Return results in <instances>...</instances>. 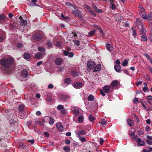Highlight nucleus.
<instances>
[{
	"label": "nucleus",
	"instance_id": "46",
	"mask_svg": "<svg viewBox=\"0 0 152 152\" xmlns=\"http://www.w3.org/2000/svg\"><path fill=\"white\" fill-rule=\"evenodd\" d=\"M19 147L21 148H25L26 145H25L23 143H20L19 145Z\"/></svg>",
	"mask_w": 152,
	"mask_h": 152
},
{
	"label": "nucleus",
	"instance_id": "57",
	"mask_svg": "<svg viewBox=\"0 0 152 152\" xmlns=\"http://www.w3.org/2000/svg\"><path fill=\"white\" fill-rule=\"evenodd\" d=\"M146 142L150 145H152V141H151L150 140H147L146 141Z\"/></svg>",
	"mask_w": 152,
	"mask_h": 152
},
{
	"label": "nucleus",
	"instance_id": "14",
	"mask_svg": "<svg viewBox=\"0 0 152 152\" xmlns=\"http://www.w3.org/2000/svg\"><path fill=\"white\" fill-rule=\"evenodd\" d=\"M118 83L117 80H113L111 83V85L113 87H115L118 85Z\"/></svg>",
	"mask_w": 152,
	"mask_h": 152
},
{
	"label": "nucleus",
	"instance_id": "19",
	"mask_svg": "<svg viewBox=\"0 0 152 152\" xmlns=\"http://www.w3.org/2000/svg\"><path fill=\"white\" fill-rule=\"evenodd\" d=\"M139 29L140 30L141 33L142 35H144L145 33V30L143 28V25L141 26V28H140L139 27H138Z\"/></svg>",
	"mask_w": 152,
	"mask_h": 152
},
{
	"label": "nucleus",
	"instance_id": "49",
	"mask_svg": "<svg viewBox=\"0 0 152 152\" xmlns=\"http://www.w3.org/2000/svg\"><path fill=\"white\" fill-rule=\"evenodd\" d=\"M144 55L146 57V58L149 60L151 58L150 56L147 53H144Z\"/></svg>",
	"mask_w": 152,
	"mask_h": 152
},
{
	"label": "nucleus",
	"instance_id": "51",
	"mask_svg": "<svg viewBox=\"0 0 152 152\" xmlns=\"http://www.w3.org/2000/svg\"><path fill=\"white\" fill-rule=\"evenodd\" d=\"M89 12L90 13L91 15H93V16H95V12L92 11L91 10H89Z\"/></svg>",
	"mask_w": 152,
	"mask_h": 152
},
{
	"label": "nucleus",
	"instance_id": "7",
	"mask_svg": "<svg viewBox=\"0 0 152 152\" xmlns=\"http://www.w3.org/2000/svg\"><path fill=\"white\" fill-rule=\"evenodd\" d=\"M83 85L81 83L77 82L74 83L73 85V86L76 88H80L82 87Z\"/></svg>",
	"mask_w": 152,
	"mask_h": 152
},
{
	"label": "nucleus",
	"instance_id": "26",
	"mask_svg": "<svg viewBox=\"0 0 152 152\" xmlns=\"http://www.w3.org/2000/svg\"><path fill=\"white\" fill-rule=\"evenodd\" d=\"M94 96L92 94L89 95L88 97V100L89 101H93L94 100Z\"/></svg>",
	"mask_w": 152,
	"mask_h": 152
},
{
	"label": "nucleus",
	"instance_id": "25",
	"mask_svg": "<svg viewBox=\"0 0 152 152\" xmlns=\"http://www.w3.org/2000/svg\"><path fill=\"white\" fill-rule=\"evenodd\" d=\"M39 51H41V53H43V54H45V48L42 47H39L38 48Z\"/></svg>",
	"mask_w": 152,
	"mask_h": 152
},
{
	"label": "nucleus",
	"instance_id": "44",
	"mask_svg": "<svg viewBox=\"0 0 152 152\" xmlns=\"http://www.w3.org/2000/svg\"><path fill=\"white\" fill-rule=\"evenodd\" d=\"M5 37V36L4 33H3L2 36H0V42H1L2 40L4 39Z\"/></svg>",
	"mask_w": 152,
	"mask_h": 152
},
{
	"label": "nucleus",
	"instance_id": "4",
	"mask_svg": "<svg viewBox=\"0 0 152 152\" xmlns=\"http://www.w3.org/2000/svg\"><path fill=\"white\" fill-rule=\"evenodd\" d=\"M28 76V74L27 71L26 69H24L22 72L20 77V80L21 81H25L26 80V78Z\"/></svg>",
	"mask_w": 152,
	"mask_h": 152
},
{
	"label": "nucleus",
	"instance_id": "20",
	"mask_svg": "<svg viewBox=\"0 0 152 152\" xmlns=\"http://www.w3.org/2000/svg\"><path fill=\"white\" fill-rule=\"evenodd\" d=\"M114 69L116 72H119L121 71V67L120 66L118 65H115Z\"/></svg>",
	"mask_w": 152,
	"mask_h": 152
},
{
	"label": "nucleus",
	"instance_id": "27",
	"mask_svg": "<svg viewBox=\"0 0 152 152\" xmlns=\"http://www.w3.org/2000/svg\"><path fill=\"white\" fill-rule=\"evenodd\" d=\"M23 57L25 59L28 60L30 58V56L29 54L25 53L24 54Z\"/></svg>",
	"mask_w": 152,
	"mask_h": 152
},
{
	"label": "nucleus",
	"instance_id": "6",
	"mask_svg": "<svg viewBox=\"0 0 152 152\" xmlns=\"http://www.w3.org/2000/svg\"><path fill=\"white\" fill-rule=\"evenodd\" d=\"M95 65V63L93 61H89L87 63V66L88 69L91 70V68H93Z\"/></svg>",
	"mask_w": 152,
	"mask_h": 152
},
{
	"label": "nucleus",
	"instance_id": "63",
	"mask_svg": "<svg viewBox=\"0 0 152 152\" xmlns=\"http://www.w3.org/2000/svg\"><path fill=\"white\" fill-rule=\"evenodd\" d=\"M43 63V61H41L39 62H38L37 63V66H39L40 65L42 64Z\"/></svg>",
	"mask_w": 152,
	"mask_h": 152
},
{
	"label": "nucleus",
	"instance_id": "50",
	"mask_svg": "<svg viewBox=\"0 0 152 152\" xmlns=\"http://www.w3.org/2000/svg\"><path fill=\"white\" fill-rule=\"evenodd\" d=\"M5 18V16L4 15H0V19L1 20H4Z\"/></svg>",
	"mask_w": 152,
	"mask_h": 152
},
{
	"label": "nucleus",
	"instance_id": "39",
	"mask_svg": "<svg viewBox=\"0 0 152 152\" xmlns=\"http://www.w3.org/2000/svg\"><path fill=\"white\" fill-rule=\"evenodd\" d=\"M128 64V61L126 59H125L124 60L123 62L122 63V65L123 66H126Z\"/></svg>",
	"mask_w": 152,
	"mask_h": 152
},
{
	"label": "nucleus",
	"instance_id": "29",
	"mask_svg": "<svg viewBox=\"0 0 152 152\" xmlns=\"http://www.w3.org/2000/svg\"><path fill=\"white\" fill-rule=\"evenodd\" d=\"M96 31L94 30L89 32L88 33V35L90 36H92L94 34Z\"/></svg>",
	"mask_w": 152,
	"mask_h": 152
},
{
	"label": "nucleus",
	"instance_id": "48",
	"mask_svg": "<svg viewBox=\"0 0 152 152\" xmlns=\"http://www.w3.org/2000/svg\"><path fill=\"white\" fill-rule=\"evenodd\" d=\"M61 112L62 114L65 115L66 113V109L63 108L62 110H61Z\"/></svg>",
	"mask_w": 152,
	"mask_h": 152
},
{
	"label": "nucleus",
	"instance_id": "24",
	"mask_svg": "<svg viewBox=\"0 0 152 152\" xmlns=\"http://www.w3.org/2000/svg\"><path fill=\"white\" fill-rule=\"evenodd\" d=\"M86 134V131L83 130H80L79 133L77 134L78 136H80V135H85Z\"/></svg>",
	"mask_w": 152,
	"mask_h": 152
},
{
	"label": "nucleus",
	"instance_id": "10",
	"mask_svg": "<svg viewBox=\"0 0 152 152\" xmlns=\"http://www.w3.org/2000/svg\"><path fill=\"white\" fill-rule=\"evenodd\" d=\"M56 127L58 130L60 132H62L63 130V127L62 124L59 123L56 124Z\"/></svg>",
	"mask_w": 152,
	"mask_h": 152
},
{
	"label": "nucleus",
	"instance_id": "59",
	"mask_svg": "<svg viewBox=\"0 0 152 152\" xmlns=\"http://www.w3.org/2000/svg\"><path fill=\"white\" fill-rule=\"evenodd\" d=\"M100 144L101 145H102L103 144V143L104 142V140L102 138H100Z\"/></svg>",
	"mask_w": 152,
	"mask_h": 152
},
{
	"label": "nucleus",
	"instance_id": "60",
	"mask_svg": "<svg viewBox=\"0 0 152 152\" xmlns=\"http://www.w3.org/2000/svg\"><path fill=\"white\" fill-rule=\"evenodd\" d=\"M43 134L45 136L48 137L49 136V133L48 132H45L43 133Z\"/></svg>",
	"mask_w": 152,
	"mask_h": 152
},
{
	"label": "nucleus",
	"instance_id": "9",
	"mask_svg": "<svg viewBox=\"0 0 152 152\" xmlns=\"http://www.w3.org/2000/svg\"><path fill=\"white\" fill-rule=\"evenodd\" d=\"M103 90L105 93L107 94L109 93L110 90V87L108 85L104 86L103 88Z\"/></svg>",
	"mask_w": 152,
	"mask_h": 152
},
{
	"label": "nucleus",
	"instance_id": "30",
	"mask_svg": "<svg viewBox=\"0 0 152 152\" xmlns=\"http://www.w3.org/2000/svg\"><path fill=\"white\" fill-rule=\"evenodd\" d=\"M71 80L69 78H67L64 80V83L67 84H69L70 83Z\"/></svg>",
	"mask_w": 152,
	"mask_h": 152
},
{
	"label": "nucleus",
	"instance_id": "33",
	"mask_svg": "<svg viewBox=\"0 0 152 152\" xmlns=\"http://www.w3.org/2000/svg\"><path fill=\"white\" fill-rule=\"evenodd\" d=\"M24 107L23 105H20L19 106V110L20 112H22L24 109Z\"/></svg>",
	"mask_w": 152,
	"mask_h": 152
},
{
	"label": "nucleus",
	"instance_id": "31",
	"mask_svg": "<svg viewBox=\"0 0 152 152\" xmlns=\"http://www.w3.org/2000/svg\"><path fill=\"white\" fill-rule=\"evenodd\" d=\"M84 119V117L83 115H80L78 118V121L80 122H82Z\"/></svg>",
	"mask_w": 152,
	"mask_h": 152
},
{
	"label": "nucleus",
	"instance_id": "58",
	"mask_svg": "<svg viewBox=\"0 0 152 152\" xmlns=\"http://www.w3.org/2000/svg\"><path fill=\"white\" fill-rule=\"evenodd\" d=\"M18 47L19 48H21L23 46V45L20 43H18L17 44Z\"/></svg>",
	"mask_w": 152,
	"mask_h": 152
},
{
	"label": "nucleus",
	"instance_id": "3",
	"mask_svg": "<svg viewBox=\"0 0 152 152\" xmlns=\"http://www.w3.org/2000/svg\"><path fill=\"white\" fill-rule=\"evenodd\" d=\"M139 11L140 15L144 19H147V17L144 8L141 4H140L139 7Z\"/></svg>",
	"mask_w": 152,
	"mask_h": 152
},
{
	"label": "nucleus",
	"instance_id": "43",
	"mask_svg": "<svg viewBox=\"0 0 152 152\" xmlns=\"http://www.w3.org/2000/svg\"><path fill=\"white\" fill-rule=\"evenodd\" d=\"M142 40L144 41H146L147 40V37L144 35H142Z\"/></svg>",
	"mask_w": 152,
	"mask_h": 152
},
{
	"label": "nucleus",
	"instance_id": "54",
	"mask_svg": "<svg viewBox=\"0 0 152 152\" xmlns=\"http://www.w3.org/2000/svg\"><path fill=\"white\" fill-rule=\"evenodd\" d=\"M100 93L101 94L102 96H105L106 94L103 91V90H100Z\"/></svg>",
	"mask_w": 152,
	"mask_h": 152
},
{
	"label": "nucleus",
	"instance_id": "32",
	"mask_svg": "<svg viewBox=\"0 0 152 152\" xmlns=\"http://www.w3.org/2000/svg\"><path fill=\"white\" fill-rule=\"evenodd\" d=\"M73 42L75 45L78 46L79 45L80 42L79 40H73Z\"/></svg>",
	"mask_w": 152,
	"mask_h": 152
},
{
	"label": "nucleus",
	"instance_id": "55",
	"mask_svg": "<svg viewBox=\"0 0 152 152\" xmlns=\"http://www.w3.org/2000/svg\"><path fill=\"white\" fill-rule=\"evenodd\" d=\"M143 91L145 92H147L148 90V88L147 86H144L143 88Z\"/></svg>",
	"mask_w": 152,
	"mask_h": 152
},
{
	"label": "nucleus",
	"instance_id": "21",
	"mask_svg": "<svg viewBox=\"0 0 152 152\" xmlns=\"http://www.w3.org/2000/svg\"><path fill=\"white\" fill-rule=\"evenodd\" d=\"M127 123L130 126H132L134 125V122L132 120L129 119L127 120Z\"/></svg>",
	"mask_w": 152,
	"mask_h": 152
},
{
	"label": "nucleus",
	"instance_id": "28",
	"mask_svg": "<svg viewBox=\"0 0 152 152\" xmlns=\"http://www.w3.org/2000/svg\"><path fill=\"white\" fill-rule=\"evenodd\" d=\"M88 119L91 121H93L95 120V118L93 117L92 115H90L88 116Z\"/></svg>",
	"mask_w": 152,
	"mask_h": 152
},
{
	"label": "nucleus",
	"instance_id": "1",
	"mask_svg": "<svg viewBox=\"0 0 152 152\" xmlns=\"http://www.w3.org/2000/svg\"><path fill=\"white\" fill-rule=\"evenodd\" d=\"M13 62V59L10 56L5 57L0 60L1 69L5 71L7 73L10 72L12 70L11 65Z\"/></svg>",
	"mask_w": 152,
	"mask_h": 152
},
{
	"label": "nucleus",
	"instance_id": "34",
	"mask_svg": "<svg viewBox=\"0 0 152 152\" xmlns=\"http://www.w3.org/2000/svg\"><path fill=\"white\" fill-rule=\"evenodd\" d=\"M48 47V48H51L52 47V44L51 42L50 41H47Z\"/></svg>",
	"mask_w": 152,
	"mask_h": 152
},
{
	"label": "nucleus",
	"instance_id": "15",
	"mask_svg": "<svg viewBox=\"0 0 152 152\" xmlns=\"http://www.w3.org/2000/svg\"><path fill=\"white\" fill-rule=\"evenodd\" d=\"M62 62V59L61 58H56L55 61V63L57 65H60Z\"/></svg>",
	"mask_w": 152,
	"mask_h": 152
},
{
	"label": "nucleus",
	"instance_id": "64",
	"mask_svg": "<svg viewBox=\"0 0 152 152\" xmlns=\"http://www.w3.org/2000/svg\"><path fill=\"white\" fill-rule=\"evenodd\" d=\"M133 102H134V103H137V102H138L137 99L136 98H135L134 99H133Z\"/></svg>",
	"mask_w": 152,
	"mask_h": 152
},
{
	"label": "nucleus",
	"instance_id": "2",
	"mask_svg": "<svg viewBox=\"0 0 152 152\" xmlns=\"http://www.w3.org/2000/svg\"><path fill=\"white\" fill-rule=\"evenodd\" d=\"M133 140L137 142L138 146H143L145 145V141L142 140L140 138L136 136L133 138Z\"/></svg>",
	"mask_w": 152,
	"mask_h": 152
},
{
	"label": "nucleus",
	"instance_id": "41",
	"mask_svg": "<svg viewBox=\"0 0 152 152\" xmlns=\"http://www.w3.org/2000/svg\"><path fill=\"white\" fill-rule=\"evenodd\" d=\"M147 19L149 20H152V12L147 17Z\"/></svg>",
	"mask_w": 152,
	"mask_h": 152
},
{
	"label": "nucleus",
	"instance_id": "47",
	"mask_svg": "<svg viewBox=\"0 0 152 152\" xmlns=\"http://www.w3.org/2000/svg\"><path fill=\"white\" fill-rule=\"evenodd\" d=\"M132 30L133 32V35L134 36L136 35L137 34L136 30H134L133 28H132Z\"/></svg>",
	"mask_w": 152,
	"mask_h": 152
},
{
	"label": "nucleus",
	"instance_id": "35",
	"mask_svg": "<svg viewBox=\"0 0 152 152\" xmlns=\"http://www.w3.org/2000/svg\"><path fill=\"white\" fill-rule=\"evenodd\" d=\"M80 109H75L73 110L74 113L76 115L79 114L80 112Z\"/></svg>",
	"mask_w": 152,
	"mask_h": 152
},
{
	"label": "nucleus",
	"instance_id": "18",
	"mask_svg": "<svg viewBox=\"0 0 152 152\" xmlns=\"http://www.w3.org/2000/svg\"><path fill=\"white\" fill-rule=\"evenodd\" d=\"M20 23L22 26H25L27 24V22L24 19H21L20 21Z\"/></svg>",
	"mask_w": 152,
	"mask_h": 152
},
{
	"label": "nucleus",
	"instance_id": "11",
	"mask_svg": "<svg viewBox=\"0 0 152 152\" xmlns=\"http://www.w3.org/2000/svg\"><path fill=\"white\" fill-rule=\"evenodd\" d=\"M110 7L113 10L116 9V6L115 4V1L113 0H110Z\"/></svg>",
	"mask_w": 152,
	"mask_h": 152
},
{
	"label": "nucleus",
	"instance_id": "61",
	"mask_svg": "<svg viewBox=\"0 0 152 152\" xmlns=\"http://www.w3.org/2000/svg\"><path fill=\"white\" fill-rule=\"evenodd\" d=\"M65 143L67 145H68L70 143V141L69 140H66L65 141Z\"/></svg>",
	"mask_w": 152,
	"mask_h": 152
},
{
	"label": "nucleus",
	"instance_id": "8",
	"mask_svg": "<svg viewBox=\"0 0 152 152\" xmlns=\"http://www.w3.org/2000/svg\"><path fill=\"white\" fill-rule=\"evenodd\" d=\"M44 55L43 53H38L35 55L34 58L37 59H42Z\"/></svg>",
	"mask_w": 152,
	"mask_h": 152
},
{
	"label": "nucleus",
	"instance_id": "17",
	"mask_svg": "<svg viewBox=\"0 0 152 152\" xmlns=\"http://www.w3.org/2000/svg\"><path fill=\"white\" fill-rule=\"evenodd\" d=\"M101 69V65L98 64L94 69L93 72H96L99 71Z\"/></svg>",
	"mask_w": 152,
	"mask_h": 152
},
{
	"label": "nucleus",
	"instance_id": "56",
	"mask_svg": "<svg viewBox=\"0 0 152 152\" xmlns=\"http://www.w3.org/2000/svg\"><path fill=\"white\" fill-rule=\"evenodd\" d=\"M69 52L67 51L64 50V51L63 53L65 56H67L69 54Z\"/></svg>",
	"mask_w": 152,
	"mask_h": 152
},
{
	"label": "nucleus",
	"instance_id": "45",
	"mask_svg": "<svg viewBox=\"0 0 152 152\" xmlns=\"http://www.w3.org/2000/svg\"><path fill=\"white\" fill-rule=\"evenodd\" d=\"M55 44L56 46L58 48H60L61 47V44L59 42H56Z\"/></svg>",
	"mask_w": 152,
	"mask_h": 152
},
{
	"label": "nucleus",
	"instance_id": "38",
	"mask_svg": "<svg viewBox=\"0 0 152 152\" xmlns=\"http://www.w3.org/2000/svg\"><path fill=\"white\" fill-rule=\"evenodd\" d=\"M63 149L66 152H69L70 151V148L68 146H65L64 147Z\"/></svg>",
	"mask_w": 152,
	"mask_h": 152
},
{
	"label": "nucleus",
	"instance_id": "62",
	"mask_svg": "<svg viewBox=\"0 0 152 152\" xmlns=\"http://www.w3.org/2000/svg\"><path fill=\"white\" fill-rule=\"evenodd\" d=\"M53 87V85L51 84H49L48 86V88H52Z\"/></svg>",
	"mask_w": 152,
	"mask_h": 152
},
{
	"label": "nucleus",
	"instance_id": "42",
	"mask_svg": "<svg viewBox=\"0 0 152 152\" xmlns=\"http://www.w3.org/2000/svg\"><path fill=\"white\" fill-rule=\"evenodd\" d=\"M64 108V107L61 104L58 105L57 107V109L58 110H62Z\"/></svg>",
	"mask_w": 152,
	"mask_h": 152
},
{
	"label": "nucleus",
	"instance_id": "12",
	"mask_svg": "<svg viewBox=\"0 0 152 152\" xmlns=\"http://www.w3.org/2000/svg\"><path fill=\"white\" fill-rule=\"evenodd\" d=\"M136 23L138 27H139L140 28H141V26L143 25V24L142 23L140 19L139 18H137L136 21Z\"/></svg>",
	"mask_w": 152,
	"mask_h": 152
},
{
	"label": "nucleus",
	"instance_id": "22",
	"mask_svg": "<svg viewBox=\"0 0 152 152\" xmlns=\"http://www.w3.org/2000/svg\"><path fill=\"white\" fill-rule=\"evenodd\" d=\"M92 7L97 12L100 13L102 12L101 10L98 9L97 7L94 4H92Z\"/></svg>",
	"mask_w": 152,
	"mask_h": 152
},
{
	"label": "nucleus",
	"instance_id": "36",
	"mask_svg": "<svg viewBox=\"0 0 152 152\" xmlns=\"http://www.w3.org/2000/svg\"><path fill=\"white\" fill-rule=\"evenodd\" d=\"M79 139L82 142H85L86 141V139L85 138L83 137H81L80 136H78Z\"/></svg>",
	"mask_w": 152,
	"mask_h": 152
},
{
	"label": "nucleus",
	"instance_id": "13",
	"mask_svg": "<svg viewBox=\"0 0 152 152\" xmlns=\"http://www.w3.org/2000/svg\"><path fill=\"white\" fill-rule=\"evenodd\" d=\"M106 48L109 51H112L114 48L113 46L109 44H107L106 45Z\"/></svg>",
	"mask_w": 152,
	"mask_h": 152
},
{
	"label": "nucleus",
	"instance_id": "5",
	"mask_svg": "<svg viewBox=\"0 0 152 152\" xmlns=\"http://www.w3.org/2000/svg\"><path fill=\"white\" fill-rule=\"evenodd\" d=\"M59 98L61 101L68 100L70 99V97L67 95H61L59 96Z\"/></svg>",
	"mask_w": 152,
	"mask_h": 152
},
{
	"label": "nucleus",
	"instance_id": "37",
	"mask_svg": "<svg viewBox=\"0 0 152 152\" xmlns=\"http://www.w3.org/2000/svg\"><path fill=\"white\" fill-rule=\"evenodd\" d=\"M54 122V119L51 118H50L49 123V124L50 125H52L53 124Z\"/></svg>",
	"mask_w": 152,
	"mask_h": 152
},
{
	"label": "nucleus",
	"instance_id": "52",
	"mask_svg": "<svg viewBox=\"0 0 152 152\" xmlns=\"http://www.w3.org/2000/svg\"><path fill=\"white\" fill-rule=\"evenodd\" d=\"M135 134V132H134L131 133H129V135L130 136L132 137V138L133 139V138L135 137V136H134V135Z\"/></svg>",
	"mask_w": 152,
	"mask_h": 152
},
{
	"label": "nucleus",
	"instance_id": "53",
	"mask_svg": "<svg viewBox=\"0 0 152 152\" xmlns=\"http://www.w3.org/2000/svg\"><path fill=\"white\" fill-rule=\"evenodd\" d=\"M74 54V53L72 52L69 53L68 57L70 58L72 57L73 56Z\"/></svg>",
	"mask_w": 152,
	"mask_h": 152
},
{
	"label": "nucleus",
	"instance_id": "40",
	"mask_svg": "<svg viewBox=\"0 0 152 152\" xmlns=\"http://www.w3.org/2000/svg\"><path fill=\"white\" fill-rule=\"evenodd\" d=\"M72 13L76 16H81V15L79 13L75 12V10H72Z\"/></svg>",
	"mask_w": 152,
	"mask_h": 152
},
{
	"label": "nucleus",
	"instance_id": "16",
	"mask_svg": "<svg viewBox=\"0 0 152 152\" xmlns=\"http://www.w3.org/2000/svg\"><path fill=\"white\" fill-rule=\"evenodd\" d=\"M34 38L37 40H39L42 37V36L39 33H37L34 36Z\"/></svg>",
	"mask_w": 152,
	"mask_h": 152
},
{
	"label": "nucleus",
	"instance_id": "23",
	"mask_svg": "<svg viewBox=\"0 0 152 152\" xmlns=\"http://www.w3.org/2000/svg\"><path fill=\"white\" fill-rule=\"evenodd\" d=\"M99 123L102 125H106L107 123L106 121L104 119H101L99 121Z\"/></svg>",
	"mask_w": 152,
	"mask_h": 152
}]
</instances>
